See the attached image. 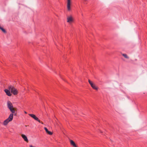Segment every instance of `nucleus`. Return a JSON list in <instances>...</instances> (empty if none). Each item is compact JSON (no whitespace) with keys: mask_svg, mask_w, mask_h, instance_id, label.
Wrapping results in <instances>:
<instances>
[{"mask_svg":"<svg viewBox=\"0 0 147 147\" xmlns=\"http://www.w3.org/2000/svg\"><path fill=\"white\" fill-rule=\"evenodd\" d=\"M7 105L11 113L9 115L8 117L3 122V124L4 125H6L13 119V114L15 112V109L13 108L12 103L9 101H8L7 102Z\"/></svg>","mask_w":147,"mask_h":147,"instance_id":"f257e3e1","label":"nucleus"},{"mask_svg":"<svg viewBox=\"0 0 147 147\" xmlns=\"http://www.w3.org/2000/svg\"><path fill=\"white\" fill-rule=\"evenodd\" d=\"M8 89L13 95H16L18 94V90L13 86H9L8 87Z\"/></svg>","mask_w":147,"mask_h":147,"instance_id":"f03ea898","label":"nucleus"},{"mask_svg":"<svg viewBox=\"0 0 147 147\" xmlns=\"http://www.w3.org/2000/svg\"><path fill=\"white\" fill-rule=\"evenodd\" d=\"M74 21V19L72 15H69L67 17V22L69 24L73 23Z\"/></svg>","mask_w":147,"mask_h":147,"instance_id":"7ed1b4c3","label":"nucleus"},{"mask_svg":"<svg viewBox=\"0 0 147 147\" xmlns=\"http://www.w3.org/2000/svg\"><path fill=\"white\" fill-rule=\"evenodd\" d=\"M88 82L90 84L91 87L93 89L96 90H98V87L92 81H91L90 80H89Z\"/></svg>","mask_w":147,"mask_h":147,"instance_id":"20e7f679","label":"nucleus"},{"mask_svg":"<svg viewBox=\"0 0 147 147\" xmlns=\"http://www.w3.org/2000/svg\"><path fill=\"white\" fill-rule=\"evenodd\" d=\"M72 3V0H67V7L68 11L71 10V6Z\"/></svg>","mask_w":147,"mask_h":147,"instance_id":"39448f33","label":"nucleus"},{"mask_svg":"<svg viewBox=\"0 0 147 147\" xmlns=\"http://www.w3.org/2000/svg\"><path fill=\"white\" fill-rule=\"evenodd\" d=\"M29 115L33 119H34L36 121H38L39 123H40V120L38 119V118L36 116L33 114H29Z\"/></svg>","mask_w":147,"mask_h":147,"instance_id":"423d86ee","label":"nucleus"},{"mask_svg":"<svg viewBox=\"0 0 147 147\" xmlns=\"http://www.w3.org/2000/svg\"><path fill=\"white\" fill-rule=\"evenodd\" d=\"M10 91L9 89H5L4 90V91L6 93V94L8 96H11V94L10 92Z\"/></svg>","mask_w":147,"mask_h":147,"instance_id":"0eeeda50","label":"nucleus"},{"mask_svg":"<svg viewBox=\"0 0 147 147\" xmlns=\"http://www.w3.org/2000/svg\"><path fill=\"white\" fill-rule=\"evenodd\" d=\"M21 136L22 137V138L24 139L25 141L27 142H28V140L27 138V136L25 135L22 134L21 135Z\"/></svg>","mask_w":147,"mask_h":147,"instance_id":"6e6552de","label":"nucleus"},{"mask_svg":"<svg viewBox=\"0 0 147 147\" xmlns=\"http://www.w3.org/2000/svg\"><path fill=\"white\" fill-rule=\"evenodd\" d=\"M44 128L45 130V131H46V132L48 134H49L50 135H51L52 134H53L52 132H51L50 131H49L47 129L46 127H45Z\"/></svg>","mask_w":147,"mask_h":147,"instance_id":"1a4fd4ad","label":"nucleus"},{"mask_svg":"<svg viewBox=\"0 0 147 147\" xmlns=\"http://www.w3.org/2000/svg\"><path fill=\"white\" fill-rule=\"evenodd\" d=\"M70 143L74 147H76V146H77L75 143L72 140H70Z\"/></svg>","mask_w":147,"mask_h":147,"instance_id":"9d476101","label":"nucleus"},{"mask_svg":"<svg viewBox=\"0 0 147 147\" xmlns=\"http://www.w3.org/2000/svg\"><path fill=\"white\" fill-rule=\"evenodd\" d=\"M122 55L125 58H127V59H128L129 57L127 56V55L125 54H122Z\"/></svg>","mask_w":147,"mask_h":147,"instance_id":"9b49d317","label":"nucleus"},{"mask_svg":"<svg viewBox=\"0 0 147 147\" xmlns=\"http://www.w3.org/2000/svg\"><path fill=\"white\" fill-rule=\"evenodd\" d=\"M30 147H36L33 146L32 145H30Z\"/></svg>","mask_w":147,"mask_h":147,"instance_id":"f8f14e48","label":"nucleus"},{"mask_svg":"<svg viewBox=\"0 0 147 147\" xmlns=\"http://www.w3.org/2000/svg\"><path fill=\"white\" fill-rule=\"evenodd\" d=\"M24 113L25 114H27V112L26 111H24Z\"/></svg>","mask_w":147,"mask_h":147,"instance_id":"ddd939ff","label":"nucleus"},{"mask_svg":"<svg viewBox=\"0 0 147 147\" xmlns=\"http://www.w3.org/2000/svg\"><path fill=\"white\" fill-rule=\"evenodd\" d=\"M78 147L77 146H76V147Z\"/></svg>","mask_w":147,"mask_h":147,"instance_id":"4468645a","label":"nucleus"}]
</instances>
